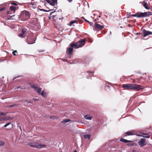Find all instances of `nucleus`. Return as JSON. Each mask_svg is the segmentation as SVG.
<instances>
[{"label":"nucleus","mask_w":152,"mask_h":152,"mask_svg":"<svg viewBox=\"0 0 152 152\" xmlns=\"http://www.w3.org/2000/svg\"><path fill=\"white\" fill-rule=\"evenodd\" d=\"M122 88L126 90H139L143 89L144 87L142 86L137 84H126L122 85Z\"/></svg>","instance_id":"nucleus-1"},{"label":"nucleus","mask_w":152,"mask_h":152,"mask_svg":"<svg viewBox=\"0 0 152 152\" xmlns=\"http://www.w3.org/2000/svg\"><path fill=\"white\" fill-rule=\"evenodd\" d=\"M86 41L85 38L81 39L75 43H71L70 46L73 48H78L83 46L85 43Z\"/></svg>","instance_id":"nucleus-2"},{"label":"nucleus","mask_w":152,"mask_h":152,"mask_svg":"<svg viewBox=\"0 0 152 152\" xmlns=\"http://www.w3.org/2000/svg\"><path fill=\"white\" fill-rule=\"evenodd\" d=\"M31 87L34 88V91L37 92L39 94L42 95L43 96L46 97L47 94L43 91H41V88H39L37 85L29 83Z\"/></svg>","instance_id":"nucleus-3"},{"label":"nucleus","mask_w":152,"mask_h":152,"mask_svg":"<svg viewBox=\"0 0 152 152\" xmlns=\"http://www.w3.org/2000/svg\"><path fill=\"white\" fill-rule=\"evenodd\" d=\"M26 42L29 44H33L35 42V40L33 37V34L32 33H30L28 35Z\"/></svg>","instance_id":"nucleus-4"},{"label":"nucleus","mask_w":152,"mask_h":152,"mask_svg":"<svg viewBox=\"0 0 152 152\" xmlns=\"http://www.w3.org/2000/svg\"><path fill=\"white\" fill-rule=\"evenodd\" d=\"M138 18H143L149 17L152 15V12H138Z\"/></svg>","instance_id":"nucleus-5"},{"label":"nucleus","mask_w":152,"mask_h":152,"mask_svg":"<svg viewBox=\"0 0 152 152\" xmlns=\"http://www.w3.org/2000/svg\"><path fill=\"white\" fill-rule=\"evenodd\" d=\"M104 28V26L100 25L98 23H95L94 29L96 31H99L102 30Z\"/></svg>","instance_id":"nucleus-6"},{"label":"nucleus","mask_w":152,"mask_h":152,"mask_svg":"<svg viewBox=\"0 0 152 152\" xmlns=\"http://www.w3.org/2000/svg\"><path fill=\"white\" fill-rule=\"evenodd\" d=\"M142 35L144 37H145L147 36L150 35H152V32L149 31H147L145 29H143L142 31Z\"/></svg>","instance_id":"nucleus-7"},{"label":"nucleus","mask_w":152,"mask_h":152,"mask_svg":"<svg viewBox=\"0 0 152 152\" xmlns=\"http://www.w3.org/2000/svg\"><path fill=\"white\" fill-rule=\"evenodd\" d=\"M26 30L27 29L25 28H23L21 31V33L18 34V36L23 38H25L26 35Z\"/></svg>","instance_id":"nucleus-8"},{"label":"nucleus","mask_w":152,"mask_h":152,"mask_svg":"<svg viewBox=\"0 0 152 152\" xmlns=\"http://www.w3.org/2000/svg\"><path fill=\"white\" fill-rule=\"evenodd\" d=\"M28 144L31 147H35L38 148H40L41 147L43 146V145L42 144L36 145V143L33 142L29 143H28Z\"/></svg>","instance_id":"nucleus-9"},{"label":"nucleus","mask_w":152,"mask_h":152,"mask_svg":"<svg viewBox=\"0 0 152 152\" xmlns=\"http://www.w3.org/2000/svg\"><path fill=\"white\" fill-rule=\"evenodd\" d=\"M50 5L54 6L57 3V0H45Z\"/></svg>","instance_id":"nucleus-10"},{"label":"nucleus","mask_w":152,"mask_h":152,"mask_svg":"<svg viewBox=\"0 0 152 152\" xmlns=\"http://www.w3.org/2000/svg\"><path fill=\"white\" fill-rule=\"evenodd\" d=\"M10 10L11 11H13V13H15V10H16V9L15 7L11 5L10 7ZM7 14H11L12 13H10V11H7Z\"/></svg>","instance_id":"nucleus-11"},{"label":"nucleus","mask_w":152,"mask_h":152,"mask_svg":"<svg viewBox=\"0 0 152 152\" xmlns=\"http://www.w3.org/2000/svg\"><path fill=\"white\" fill-rule=\"evenodd\" d=\"M23 12L24 14H25L26 16V20H27L30 18L31 15L28 11L26 10H24L23 11Z\"/></svg>","instance_id":"nucleus-12"},{"label":"nucleus","mask_w":152,"mask_h":152,"mask_svg":"<svg viewBox=\"0 0 152 152\" xmlns=\"http://www.w3.org/2000/svg\"><path fill=\"white\" fill-rule=\"evenodd\" d=\"M145 140L144 139H141L140 141L138 142V144L141 146V147H142L146 145V144L145 143Z\"/></svg>","instance_id":"nucleus-13"},{"label":"nucleus","mask_w":152,"mask_h":152,"mask_svg":"<svg viewBox=\"0 0 152 152\" xmlns=\"http://www.w3.org/2000/svg\"><path fill=\"white\" fill-rule=\"evenodd\" d=\"M73 50V48L70 46V47L67 50L66 52L69 54L71 55L72 53Z\"/></svg>","instance_id":"nucleus-14"},{"label":"nucleus","mask_w":152,"mask_h":152,"mask_svg":"<svg viewBox=\"0 0 152 152\" xmlns=\"http://www.w3.org/2000/svg\"><path fill=\"white\" fill-rule=\"evenodd\" d=\"M120 141L123 142L124 143H127L129 142H132V141L131 140H127L123 139L121 138L120 140Z\"/></svg>","instance_id":"nucleus-15"},{"label":"nucleus","mask_w":152,"mask_h":152,"mask_svg":"<svg viewBox=\"0 0 152 152\" xmlns=\"http://www.w3.org/2000/svg\"><path fill=\"white\" fill-rule=\"evenodd\" d=\"M148 5L146 2L144 1L143 2V6L146 9L148 10L150 9V8L148 7Z\"/></svg>","instance_id":"nucleus-16"},{"label":"nucleus","mask_w":152,"mask_h":152,"mask_svg":"<svg viewBox=\"0 0 152 152\" xmlns=\"http://www.w3.org/2000/svg\"><path fill=\"white\" fill-rule=\"evenodd\" d=\"M125 133L128 135H132L135 134V133L134 132L132 131L127 132Z\"/></svg>","instance_id":"nucleus-17"},{"label":"nucleus","mask_w":152,"mask_h":152,"mask_svg":"<svg viewBox=\"0 0 152 152\" xmlns=\"http://www.w3.org/2000/svg\"><path fill=\"white\" fill-rule=\"evenodd\" d=\"M142 134L143 135H147L145 136H142L141 135H138V136H142V137L145 138H149L150 136V135H149L148 134H145V133H142Z\"/></svg>","instance_id":"nucleus-18"},{"label":"nucleus","mask_w":152,"mask_h":152,"mask_svg":"<svg viewBox=\"0 0 152 152\" xmlns=\"http://www.w3.org/2000/svg\"><path fill=\"white\" fill-rule=\"evenodd\" d=\"M55 12H51L50 13V16L48 18L49 19H50L52 17H53V19L55 17V15H53L52 14L55 13Z\"/></svg>","instance_id":"nucleus-19"},{"label":"nucleus","mask_w":152,"mask_h":152,"mask_svg":"<svg viewBox=\"0 0 152 152\" xmlns=\"http://www.w3.org/2000/svg\"><path fill=\"white\" fill-rule=\"evenodd\" d=\"M84 117L85 118L89 120H91L92 118V116H91L88 115H85Z\"/></svg>","instance_id":"nucleus-20"},{"label":"nucleus","mask_w":152,"mask_h":152,"mask_svg":"<svg viewBox=\"0 0 152 152\" xmlns=\"http://www.w3.org/2000/svg\"><path fill=\"white\" fill-rule=\"evenodd\" d=\"M91 137V135L89 134H85L84 136V138L85 139H87L88 138V139H90Z\"/></svg>","instance_id":"nucleus-21"},{"label":"nucleus","mask_w":152,"mask_h":152,"mask_svg":"<svg viewBox=\"0 0 152 152\" xmlns=\"http://www.w3.org/2000/svg\"><path fill=\"white\" fill-rule=\"evenodd\" d=\"M71 121V119H65V120H64L63 121H62L61 122V123H66L68 122Z\"/></svg>","instance_id":"nucleus-22"},{"label":"nucleus","mask_w":152,"mask_h":152,"mask_svg":"<svg viewBox=\"0 0 152 152\" xmlns=\"http://www.w3.org/2000/svg\"><path fill=\"white\" fill-rule=\"evenodd\" d=\"M77 22V21L75 20L71 21L70 22L69 25L71 26L73 23H75Z\"/></svg>","instance_id":"nucleus-23"},{"label":"nucleus","mask_w":152,"mask_h":152,"mask_svg":"<svg viewBox=\"0 0 152 152\" xmlns=\"http://www.w3.org/2000/svg\"><path fill=\"white\" fill-rule=\"evenodd\" d=\"M51 119H58V117L57 116H52L50 118Z\"/></svg>","instance_id":"nucleus-24"},{"label":"nucleus","mask_w":152,"mask_h":152,"mask_svg":"<svg viewBox=\"0 0 152 152\" xmlns=\"http://www.w3.org/2000/svg\"><path fill=\"white\" fill-rule=\"evenodd\" d=\"M81 18L82 19H84V20L86 22H87L88 23H91V22H89V21L88 20H86V19H85V18H84V17H82Z\"/></svg>","instance_id":"nucleus-25"},{"label":"nucleus","mask_w":152,"mask_h":152,"mask_svg":"<svg viewBox=\"0 0 152 152\" xmlns=\"http://www.w3.org/2000/svg\"><path fill=\"white\" fill-rule=\"evenodd\" d=\"M137 14H138V12H137V13H136L135 14H133V15H131V16H133V17L137 16H137H138V15Z\"/></svg>","instance_id":"nucleus-26"},{"label":"nucleus","mask_w":152,"mask_h":152,"mask_svg":"<svg viewBox=\"0 0 152 152\" xmlns=\"http://www.w3.org/2000/svg\"><path fill=\"white\" fill-rule=\"evenodd\" d=\"M11 124V123H7V124H6L5 125H4V127H7L8 125H9L10 124Z\"/></svg>","instance_id":"nucleus-27"},{"label":"nucleus","mask_w":152,"mask_h":152,"mask_svg":"<svg viewBox=\"0 0 152 152\" xmlns=\"http://www.w3.org/2000/svg\"><path fill=\"white\" fill-rule=\"evenodd\" d=\"M4 142L3 141H0V145H3L4 144Z\"/></svg>","instance_id":"nucleus-28"},{"label":"nucleus","mask_w":152,"mask_h":152,"mask_svg":"<svg viewBox=\"0 0 152 152\" xmlns=\"http://www.w3.org/2000/svg\"><path fill=\"white\" fill-rule=\"evenodd\" d=\"M17 105L16 104H13V105H10V106H9V107H13L16 106Z\"/></svg>","instance_id":"nucleus-29"},{"label":"nucleus","mask_w":152,"mask_h":152,"mask_svg":"<svg viewBox=\"0 0 152 152\" xmlns=\"http://www.w3.org/2000/svg\"><path fill=\"white\" fill-rule=\"evenodd\" d=\"M5 8L4 7H2L0 8V11H2L5 10Z\"/></svg>","instance_id":"nucleus-30"},{"label":"nucleus","mask_w":152,"mask_h":152,"mask_svg":"<svg viewBox=\"0 0 152 152\" xmlns=\"http://www.w3.org/2000/svg\"><path fill=\"white\" fill-rule=\"evenodd\" d=\"M11 4L14 5L15 6H17V4L15 2H12L11 3Z\"/></svg>","instance_id":"nucleus-31"},{"label":"nucleus","mask_w":152,"mask_h":152,"mask_svg":"<svg viewBox=\"0 0 152 152\" xmlns=\"http://www.w3.org/2000/svg\"><path fill=\"white\" fill-rule=\"evenodd\" d=\"M0 114L3 116H4L6 115L4 113H1L0 112Z\"/></svg>","instance_id":"nucleus-32"},{"label":"nucleus","mask_w":152,"mask_h":152,"mask_svg":"<svg viewBox=\"0 0 152 152\" xmlns=\"http://www.w3.org/2000/svg\"><path fill=\"white\" fill-rule=\"evenodd\" d=\"M14 15L11 16L10 17V18L8 19H13V17H14Z\"/></svg>","instance_id":"nucleus-33"},{"label":"nucleus","mask_w":152,"mask_h":152,"mask_svg":"<svg viewBox=\"0 0 152 152\" xmlns=\"http://www.w3.org/2000/svg\"><path fill=\"white\" fill-rule=\"evenodd\" d=\"M39 10L41 11H43L44 12H47V11L46 10H45L44 9H39Z\"/></svg>","instance_id":"nucleus-34"},{"label":"nucleus","mask_w":152,"mask_h":152,"mask_svg":"<svg viewBox=\"0 0 152 152\" xmlns=\"http://www.w3.org/2000/svg\"><path fill=\"white\" fill-rule=\"evenodd\" d=\"M128 145L129 146H132L133 145V143H130V144H128Z\"/></svg>","instance_id":"nucleus-35"},{"label":"nucleus","mask_w":152,"mask_h":152,"mask_svg":"<svg viewBox=\"0 0 152 152\" xmlns=\"http://www.w3.org/2000/svg\"><path fill=\"white\" fill-rule=\"evenodd\" d=\"M87 72L88 73H94V72L93 71H88Z\"/></svg>","instance_id":"nucleus-36"},{"label":"nucleus","mask_w":152,"mask_h":152,"mask_svg":"<svg viewBox=\"0 0 152 152\" xmlns=\"http://www.w3.org/2000/svg\"><path fill=\"white\" fill-rule=\"evenodd\" d=\"M12 54L14 56H16V54H15V52H12Z\"/></svg>","instance_id":"nucleus-37"},{"label":"nucleus","mask_w":152,"mask_h":152,"mask_svg":"<svg viewBox=\"0 0 152 152\" xmlns=\"http://www.w3.org/2000/svg\"><path fill=\"white\" fill-rule=\"evenodd\" d=\"M69 2H71L72 0H67Z\"/></svg>","instance_id":"nucleus-38"},{"label":"nucleus","mask_w":152,"mask_h":152,"mask_svg":"<svg viewBox=\"0 0 152 152\" xmlns=\"http://www.w3.org/2000/svg\"><path fill=\"white\" fill-rule=\"evenodd\" d=\"M89 23V24H90V25L91 26L92 25H93V23Z\"/></svg>","instance_id":"nucleus-39"},{"label":"nucleus","mask_w":152,"mask_h":152,"mask_svg":"<svg viewBox=\"0 0 152 152\" xmlns=\"http://www.w3.org/2000/svg\"><path fill=\"white\" fill-rule=\"evenodd\" d=\"M21 88L22 89H24L25 88V87H23V88Z\"/></svg>","instance_id":"nucleus-40"},{"label":"nucleus","mask_w":152,"mask_h":152,"mask_svg":"<svg viewBox=\"0 0 152 152\" xmlns=\"http://www.w3.org/2000/svg\"><path fill=\"white\" fill-rule=\"evenodd\" d=\"M20 88V86H18L17 87V89H18V88Z\"/></svg>","instance_id":"nucleus-41"},{"label":"nucleus","mask_w":152,"mask_h":152,"mask_svg":"<svg viewBox=\"0 0 152 152\" xmlns=\"http://www.w3.org/2000/svg\"><path fill=\"white\" fill-rule=\"evenodd\" d=\"M35 100V101H38V99H34Z\"/></svg>","instance_id":"nucleus-42"},{"label":"nucleus","mask_w":152,"mask_h":152,"mask_svg":"<svg viewBox=\"0 0 152 152\" xmlns=\"http://www.w3.org/2000/svg\"><path fill=\"white\" fill-rule=\"evenodd\" d=\"M133 152H136V151H135L134 150H133Z\"/></svg>","instance_id":"nucleus-43"},{"label":"nucleus","mask_w":152,"mask_h":152,"mask_svg":"<svg viewBox=\"0 0 152 152\" xmlns=\"http://www.w3.org/2000/svg\"><path fill=\"white\" fill-rule=\"evenodd\" d=\"M13 52H15H15L18 53V52H17L16 50H15V51H14Z\"/></svg>","instance_id":"nucleus-44"},{"label":"nucleus","mask_w":152,"mask_h":152,"mask_svg":"<svg viewBox=\"0 0 152 152\" xmlns=\"http://www.w3.org/2000/svg\"><path fill=\"white\" fill-rule=\"evenodd\" d=\"M141 34L140 33H139V34L138 33H137V34Z\"/></svg>","instance_id":"nucleus-45"},{"label":"nucleus","mask_w":152,"mask_h":152,"mask_svg":"<svg viewBox=\"0 0 152 152\" xmlns=\"http://www.w3.org/2000/svg\"><path fill=\"white\" fill-rule=\"evenodd\" d=\"M28 103H30V101H28Z\"/></svg>","instance_id":"nucleus-46"},{"label":"nucleus","mask_w":152,"mask_h":152,"mask_svg":"<svg viewBox=\"0 0 152 152\" xmlns=\"http://www.w3.org/2000/svg\"><path fill=\"white\" fill-rule=\"evenodd\" d=\"M73 152H77V151H75Z\"/></svg>","instance_id":"nucleus-47"},{"label":"nucleus","mask_w":152,"mask_h":152,"mask_svg":"<svg viewBox=\"0 0 152 152\" xmlns=\"http://www.w3.org/2000/svg\"><path fill=\"white\" fill-rule=\"evenodd\" d=\"M1 120V118H0V121Z\"/></svg>","instance_id":"nucleus-48"},{"label":"nucleus","mask_w":152,"mask_h":152,"mask_svg":"<svg viewBox=\"0 0 152 152\" xmlns=\"http://www.w3.org/2000/svg\"><path fill=\"white\" fill-rule=\"evenodd\" d=\"M127 14H129V13H129V12H127Z\"/></svg>","instance_id":"nucleus-49"},{"label":"nucleus","mask_w":152,"mask_h":152,"mask_svg":"<svg viewBox=\"0 0 152 152\" xmlns=\"http://www.w3.org/2000/svg\"><path fill=\"white\" fill-rule=\"evenodd\" d=\"M16 78H15H15H14L13 79V80H14V79H15Z\"/></svg>","instance_id":"nucleus-50"},{"label":"nucleus","mask_w":152,"mask_h":152,"mask_svg":"<svg viewBox=\"0 0 152 152\" xmlns=\"http://www.w3.org/2000/svg\"><path fill=\"white\" fill-rule=\"evenodd\" d=\"M11 129V128H9V129Z\"/></svg>","instance_id":"nucleus-51"},{"label":"nucleus","mask_w":152,"mask_h":152,"mask_svg":"<svg viewBox=\"0 0 152 152\" xmlns=\"http://www.w3.org/2000/svg\"><path fill=\"white\" fill-rule=\"evenodd\" d=\"M151 78H152V77H151Z\"/></svg>","instance_id":"nucleus-52"}]
</instances>
